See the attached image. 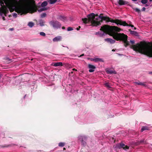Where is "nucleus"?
<instances>
[{"instance_id":"nucleus-1","label":"nucleus","mask_w":152,"mask_h":152,"mask_svg":"<svg viewBox=\"0 0 152 152\" xmlns=\"http://www.w3.org/2000/svg\"><path fill=\"white\" fill-rule=\"evenodd\" d=\"M6 5H4L3 2L0 8V15L4 20H5L4 16L9 12V11L12 12L14 11L21 15L26 13V3L25 0H11L5 1Z\"/></svg>"},{"instance_id":"nucleus-2","label":"nucleus","mask_w":152,"mask_h":152,"mask_svg":"<svg viewBox=\"0 0 152 152\" xmlns=\"http://www.w3.org/2000/svg\"><path fill=\"white\" fill-rule=\"evenodd\" d=\"M102 31L98 32V34L101 36H102L105 34H108L113 37V38L116 40H122L126 45V47L129 45V42L127 40V36L124 34L118 33L121 29L115 26H104L101 27L100 29Z\"/></svg>"},{"instance_id":"nucleus-3","label":"nucleus","mask_w":152,"mask_h":152,"mask_svg":"<svg viewBox=\"0 0 152 152\" xmlns=\"http://www.w3.org/2000/svg\"><path fill=\"white\" fill-rule=\"evenodd\" d=\"M87 18L82 19V20L85 23L90 22L93 26H97L100 25V22L102 20H106L107 22H110L112 23H115L119 26V25H123V26H128V24L125 22L120 21L119 20H110V19L107 17L102 16L99 15V17L95 18V15L94 13H91L87 15Z\"/></svg>"},{"instance_id":"nucleus-4","label":"nucleus","mask_w":152,"mask_h":152,"mask_svg":"<svg viewBox=\"0 0 152 152\" xmlns=\"http://www.w3.org/2000/svg\"><path fill=\"white\" fill-rule=\"evenodd\" d=\"M133 49L134 51L152 57V46L146 42H141L137 43L133 46Z\"/></svg>"},{"instance_id":"nucleus-5","label":"nucleus","mask_w":152,"mask_h":152,"mask_svg":"<svg viewBox=\"0 0 152 152\" xmlns=\"http://www.w3.org/2000/svg\"><path fill=\"white\" fill-rule=\"evenodd\" d=\"M115 148L123 149L126 151L128 149L129 147L127 145H125V144L122 143H119L116 144L114 146Z\"/></svg>"},{"instance_id":"nucleus-6","label":"nucleus","mask_w":152,"mask_h":152,"mask_svg":"<svg viewBox=\"0 0 152 152\" xmlns=\"http://www.w3.org/2000/svg\"><path fill=\"white\" fill-rule=\"evenodd\" d=\"M50 24L52 25L54 28H60L61 26V23L57 21H51L50 23Z\"/></svg>"},{"instance_id":"nucleus-7","label":"nucleus","mask_w":152,"mask_h":152,"mask_svg":"<svg viewBox=\"0 0 152 152\" xmlns=\"http://www.w3.org/2000/svg\"><path fill=\"white\" fill-rule=\"evenodd\" d=\"M87 139V137L85 135H80L78 137V139L81 142L82 145H85L86 143L85 141Z\"/></svg>"},{"instance_id":"nucleus-8","label":"nucleus","mask_w":152,"mask_h":152,"mask_svg":"<svg viewBox=\"0 0 152 152\" xmlns=\"http://www.w3.org/2000/svg\"><path fill=\"white\" fill-rule=\"evenodd\" d=\"M47 4L48 3L46 1H45L43 2L41 4V6L42 7H44V8H42L38 10V11L39 12H40L46 10L47 9L44 7L46 6Z\"/></svg>"},{"instance_id":"nucleus-9","label":"nucleus","mask_w":152,"mask_h":152,"mask_svg":"<svg viewBox=\"0 0 152 152\" xmlns=\"http://www.w3.org/2000/svg\"><path fill=\"white\" fill-rule=\"evenodd\" d=\"M88 67L90 69L89 71L90 72H94L96 68V67L94 66L91 64L88 65Z\"/></svg>"},{"instance_id":"nucleus-10","label":"nucleus","mask_w":152,"mask_h":152,"mask_svg":"<svg viewBox=\"0 0 152 152\" xmlns=\"http://www.w3.org/2000/svg\"><path fill=\"white\" fill-rule=\"evenodd\" d=\"M118 3L120 5H124L128 4V2L123 0H118Z\"/></svg>"},{"instance_id":"nucleus-11","label":"nucleus","mask_w":152,"mask_h":152,"mask_svg":"<svg viewBox=\"0 0 152 152\" xmlns=\"http://www.w3.org/2000/svg\"><path fill=\"white\" fill-rule=\"evenodd\" d=\"M51 65L53 66H54L57 67L63 65V64L62 62H59L57 63H53L51 64Z\"/></svg>"},{"instance_id":"nucleus-12","label":"nucleus","mask_w":152,"mask_h":152,"mask_svg":"<svg viewBox=\"0 0 152 152\" xmlns=\"http://www.w3.org/2000/svg\"><path fill=\"white\" fill-rule=\"evenodd\" d=\"M61 37L60 36H57L54 38L53 40L54 42L60 41L61 40Z\"/></svg>"},{"instance_id":"nucleus-13","label":"nucleus","mask_w":152,"mask_h":152,"mask_svg":"<svg viewBox=\"0 0 152 152\" xmlns=\"http://www.w3.org/2000/svg\"><path fill=\"white\" fill-rule=\"evenodd\" d=\"M105 40L108 42H110L111 44H113L115 43V41L111 38H107L105 39Z\"/></svg>"},{"instance_id":"nucleus-14","label":"nucleus","mask_w":152,"mask_h":152,"mask_svg":"<svg viewBox=\"0 0 152 152\" xmlns=\"http://www.w3.org/2000/svg\"><path fill=\"white\" fill-rule=\"evenodd\" d=\"M106 72L107 73L110 74H116V72L114 70H113L111 69H109L107 70Z\"/></svg>"},{"instance_id":"nucleus-15","label":"nucleus","mask_w":152,"mask_h":152,"mask_svg":"<svg viewBox=\"0 0 152 152\" xmlns=\"http://www.w3.org/2000/svg\"><path fill=\"white\" fill-rule=\"evenodd\" d=\"M58 18L63 21H64L66 19V18L65 17L61 15L59 16Z\"/></svg>"},{"instance_id":"nucleus-16","label":"nucleus","mask_w":152,"mask_h":152,"mask_svg":"<svg viewBox=\"0 0 152 152\" xmlns=\"http://www.w3.org/2000/svg\"><path fill=\"white\" fill-rule=\"evenodd\" d=\"M98 61H101L102 62H103L104 61L103 59L101 58H94V62H97Z\"/></svg>"},{"instance_id":"nucleus-17","label":"nucleus","mask_w":152,"mask_h":152,"mask_svg":"<svg viewBox=\"0 0 152 152\" xmlns=\"http://www.w3.org/2000/svg\"><path fill=\"white\" fill-rule=\"evenodd\" d=\"M130 34L135 36H137L138 35V32L134 31H130Z\"/></svg>"},{"instance_id":"nucleus-18","label":"nucleus","mask_w":152,"mask_h":152,"mask_svg":"<svg viewBox=\"0 0 152 152\" xmlns=\"http://www.w3.org/2000/svg\"><path fill=\"white\" fill-rule=\"evenodd\" d=\"M45 22L44 20L42 19L40 20L39 21V24L41 26H44V23Z\"/></svg>"},{"instance_id":"nucleus-19","label":"nucleus","mask_w":152,"mask_h":152,"mask_svg":"<svg viewBox=\"0 0 152 152\" xmlns=\"http://www.w3.org/2000/svg\"><path fill=\"white\" fill-rule=\"evenodd\" d=\"M57 1V0H50L48 2L50 4H53Z\"/></svg>"},{"instance_id":"nucleus-20","label":"nucleus","mask_w":152,"mask_h":152,"mask_svg":"<svg viewBox=\"0 0 152 152\" xmlns=\"http://www.w3.org/2000/svg\"><path fill=\"white\" fill-rule=\"evenodd\" d=\"M28 26L30 28H32L34 25V23L31 22H29L28 24Z\"/></svg>"},{"instance_id":"nucleus-21","label":"nucleus","mask_w":152,"mask_h":152,"mask_svg":"<svg viewBox=\"0 0 152 152\" xmlns=\"http://www.w3.org/2000/svg\"><path fill=\"white\" fill-rule=\"evenodd\" d=\"M148 130V128L147 126H143L142 127L141 129V132H142L144 130Z\"/></svg>"},{"instance_id":"nucleus-22","label":"nucleus","mask_w":152,"mask_h":152,"mask_svg":"<svg viewBox=\"0 0 152 152\" xmlns=\"http://www.w3.org/2000/svg\"><path fill=\"white\" fill-rule=\"evenodd\" d=\"M65 145V143L64 142H60L58 144V146L60 147H63Z\"/></svg>"},{"instance_id":"nucleus-23","label":"nucleus","mask_w":152,"mask_h":152,"mask_svg":"<svg viewBox=\"0 0 152 152\" xmlns=\"http://www.w3.org/2000/svg\"><path fill=\"white\" fill-rule=\"evenodd\" d=\"M135 83L136 84L139 85H142L143 86H145V85L144 83L141 82H136Z\"/></svg>"},{"instance_id":"nucleus-24","label":"nucleus","mask_w":152,"mask_h":152,"mask_svg":"<svg viewBox=\"0 0 152 152\" xmlns=\"http://www.w3.org/2000/svg\"><path fill=\"white\" fill-rule=\"evenodd\" d=\"M104 85L108 88H110V85L108 83H106L104 84Z\"/></svg>"},{"instance_id":"nucleus-25","label":"nucleus","mask_w":152,"mask_h":152,"mask_svg":"<svg viewBox=\"0 0 152 152\" xmlns=\"http://www.w3.org/2000/svg\"><path fill=\"white\" fill-rule=\"evenodd\" d=\"M46 13H43L41 14L40 16L42 18H43L45 17L46 16Z\"/></svg>"},{"instance_id":"nucleus-26","label":"nucleus","mask_w":152,"mask_h":152,"mask_svg":"<svg viewBox=\"0 0 152 152\" xmlns=\"http://www.w3.org/2000/svg\"><path fill=\"white\" fill-rule=\"evenodd\" d=\"M148 1L147 0H142L141 2L142 4H145L147 3Z\"/></svg>"},{"instance_id":"nucleus-27","label":"nucleus","mask_w":152,"mask_h":152,"mask_svg":"<svg viewBox=\"0 0 152 152\" xmlns=\"http://www.w3.org/2000/svg\"><path fill=\"white\" fill-rule=\"evenodd\" d=\"M39 34L40 35L43 37H45L46 35L43 32H41Z\"/></svg>"},{"instance_id":"nucleus-28","label":"nucleus","mask_w":152,"mask_h":152,"mask_svg":"<svg viewBox=\"0 0 152 152\" xmlns=\"http://www.w3.org/2000/svg\"><path fill=\"white\" fill-rule=\"evenodd\" d=\"M134 10L136 12L139 13L140 12V10L137 8H134Z\"/></svg>"},{"instance_id":"nucleus-29","label":"nucleus","mask_w":152,"mask_h":152,"mask_svg":"<svg viewBox=\"0 0 152 152\" xmlns=\"http://www.w3.org/2000/svg\"><path fill=\"white\" fill-rule=\"evenodd\" d=\"M73 30V29L71 27H69L67 28V31H72Z\"/></svg>"},{"instance_id":"nucleus-30","label":"nucleus","mask_w":152,"mask_h":152,"mask_svg":"<svg viewBox=\"0 0 152 152\" xmlns=\"http://www.w3.org/2000/svg\"><path fill=\"white\" fill-rule=\"evenodd\" d=\"M13 16L14 17L16 18L17 17V14L15 13H14L13 14Z\"/></svg>"},{"instance_id":"nucleus-31","label":"nucleus","mask_w":152,"mask_h":152,"mask_svg":"<svg viewBox=\"0 0 152 152\" xmlns=\"http://www.w3.org/2000/svg\"><path fill=\"white\" fill-rule=\"evenodd\" d=\"M130 42L133 45L135 41L134 40H130Z\"/></svg>"},{"instance_id":"nucleus-32","label":"nucleus","mask_w":152,"mask_h":152,"mask_svg":"<svg viewBox=\"0 0 152 152\" xmlns=\"http://www.w3.org/2000/svg\"><path fill=\"white\" fill-rule=\"evenodd\" d=\"M145 9H146L145 8V7H143L142 8V11H145Z\"/></svg>"},{"instance_id":"nucleus-33","label":"nucleus","mask_w":152,"mask_h":152,"mask_svg":"<svg viewBox=\"0 0 152 152\" xmlns=\"http://www.w3.org/2000/svg\"><path fill=\"white\" fill-rule=\"evenodd\" d=\"M91 61H94V58H91Z\"/></svg>"},{"instance_id":"nucleus-34","label":"nucleus","mask_w":152,"mask_h":152,"mask_svg":"<svg viewBox=\"0 0 152 152\" xmlns=\"http://www.w3.org/2000/svg\"><path fill=\"white\" fill-rule=\"evenodd\" d=\"M78 27H79V28H76V29L77 30H79V28H80V26H79Z\"/></svg>"},{"instance_id":"nucleus-35","label":"nucleus","mask_w":152,"mask_h":152,"mask_svg":"<svg viewBox=\"0 0 152 152\" xmlns=\"http://www.w3.org/2000/svg\"><path fill=\"white\" fill-rule=\"evenodd\" d=\"M13 30V28H10L9 29V30H10V31H12V30Z\"/></svg>"},{"instance_id":"nucleus-36","label":"nucleus","mask_w":152,"mask_h":152,"mask_svg":"<svg viewBox=\"0 0 152 152\" xmlns=\"http://www.w3.org/2000/svg\"><path fill=\"white\" fill-rule=\"evenodd\" d=\"M72 70L73 71H77V69H75L74 68Z\"/></svg>"},{"instance_id":"nucleus-37","label":"nucleus","mask_w":152,"mask_h":152,"mask_svg":"<svg viewBox=\"0 0 152 152\" xmlns=\"http://www.w3.org/2000/svg\"><path fill=\"white\" fill-rule=\"evenodd\" d=\"M131 26L132 27H134V26L133 25H131L130 26Z\"/></svg>"},{"instance_id":"nucleus-38","label":"nucleus","mask_w":152,"mask_h":152,"mask_svg":"<svg viewBox=\"0 0 152 152\" xmlns=\"http://www.w3.org/2000/svg\"><path fill=\"white\" fill-rule=\"evenodd\" d=\"M62 29H65V27H62Z\"/></svg>"},{"instance_id":"nucleus-39","label":"nucleus","mask_w":152,"mask_h":152,"mask_svg":"<svg viewBox=\"0 0 152 152\" xmlns=\"http://www.w3.org/2000/svg\"><path fill=\"white\" fill-rule=\"evenodd\" d=\"M132 1H137V0H132Z\"/></svg>"},{"instance_id":"nucleus-40","label":"nucleus","mask_w":152,"mask_h":152,"mask_svg":"<svg viewBox=\"0 0 152 152\" xmlns=\"http://www.w3.org/2000/svg\"><path fill=\"white\" fill-rule=\"evenodd\" d=\"M144 142V140L141 141V142Z\"/></svg>"},{"instance_id":"nucleus-41","label":"nucleus","mask_w":152,"mask_h":152,"mask_svg":"<svg viewBox=\"0 0 152 152\" xmlns=\"http://www.w3.org/2000/svg\"><path fill=\"white\" fill-rule=\"evenodd\" d=\"M149 0V1H150V2H151V1H152V0Z\"/></svg>"},{"instance_id":"nucleus-42","label":"nucleus","mask_w":152,"mask_h":152,"mask_svg":"<svg viewBox=\"0 0 152 152\" xmlns=\"http://www.w3.org/2000/svg\"><path fill=\"white\" fill-rule=\"evenodd\" d=\"M150 74H152V72H150Z\"/></svg>"},{"instance_id":"nucleus-43","label":"nucleus","mask_w":152,"mask_h":152,"mask_svg":"<svg viewBox=\"0 0 152 152\" xmlns=\"http://www.w3.org/2000/svg\"><path fill=\"white\" fill-rule=\"evenodd\" d=\"M112 51H114L115 50L114 49H113V50H112Z\"/></svg>"},{"instance_id":"nucleus-44","label":"nucleus","mask_w":152,"mask_h":152,"mask_svg":"<svg viewBox=\"0 0 152 152\" xmlns=\"http://www.w3.org/2000/svg\"><path fill=\"white\" fill-rule=\"evenodd\" d=\"M28 5H29V4H30V3H29V2L28 3Z\"/></svg>"},{"instance_id":"nucleus-45","label":"nucleus","mask_w":152,"mask_h":152,"mask_svg":"<svg viewBox=\"0 0 152 152\" xmlns=\"http://www.w3.org/2000/svg\"><path fill=\"white\" fill-rule=\"evenodd\" d=\"M134 30H136V28H134Z\"/></svg>"},{"instance_id":"nucleus-46","label":"nucleus","mask_w":152,"mask_h":152,"mask_svg":"<svg viewBox=\"0 0 152 152\" xmlns=\"http://www.w3.org/2000/svg\"><path fill=\"white\" fill-rule=\"evenodd\" d=\"M65 148H64V150H65Z\"/></svg>"},{"instance_id":"nucleus-47","label":"nucleus","mask_w":152,"mask_h":152,"mask_svg":"<svg viewBox=\"0 0 152 152\" xmlns=\"http://www.w3.org/2000/svg\"><path fill=\"white\" fill-rule=\"evenodd\" d=\"M72 73H73V72H71Z\"/></svg>"}]
</instances>
